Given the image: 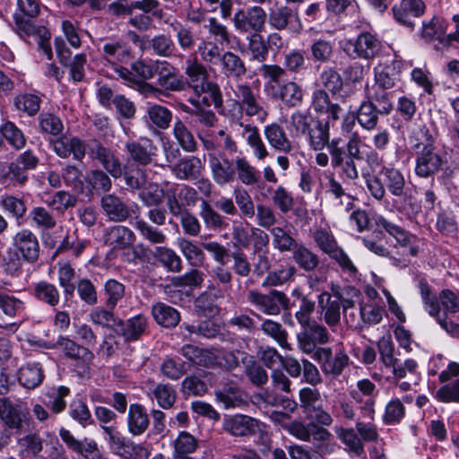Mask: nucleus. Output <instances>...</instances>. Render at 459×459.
Instances as JSON below:
<instances>
[{"instance_id": "25", "label": "nucleus", "mask_w": 459, "mask_h": 459, "mask_svg": "<svg viewBox=\"0 0 459 459\" xmlns=\"http://www.w3.org/2000/svg\"><path fill=\"white\" fill-rule=\"evenodd\" d=\"M135 235L132 230L123 225H115L105 229L103 241L113 250H122L133 245Z\"/></svg>"}, {"instance_id": "47", "label": "nucleus", "mask_w": 459, "mask_h": 459, "mask_svg": "<svg viewBox=\"0 0 459 459\" xmlns=\"http://www.w3.org/2000/svg\"><path fill=\"white\" fill-rule=\"evenodd\" d=\"M172 134L178 145L186 152L197 150V143L191 130L181 119L177 118L173 124Z\"/></svg>"}, {"instance_id": "20", "label": "nucleus", "mask_w": 459, "mask_h": 459, "mask_svg": "<svg viewBox=\"0 0 459 459\" xmlns=\"http://www.w3.org/2000/svg\"><path fill=\"white\" fill-rule=\"evenodd\" d=\"M230 112L231 119L238 122V125L239 122H242L244 115L249 117H256L261 123H264L268 117V112L259 102L258 94L244 102H232V108Z\"/></svg>"}, {"instance_id": "1", "label": "nucleus", "mask_w": 459, "mask_h": 459, "mask_svg": "<svg viewBox=\"0 0 459 459\" xmlns=\"http://www.w3.org/2000/svg\"><path fill=\"white\" fill-rule=\"evenodd\" d=\"M197 136L204 150L207 152L212 180L220 186H225L234 182L236 157L230 159L226 153L227 151L221 150L216 140L204 131H198Z\"/></svg>"}, {"instance_id": "24", "label": "nucleus", "mask_w": 459, "mask_h": 459, "mask_svg": "<svg viewBox=\"0 0 459 459\" xmlns=\"http://www.w3.org/2000/svg\"><path fill=\"white\" fill-rule=\"evenodd\" d=\"M125 148L132 160L143 166L152 163L157 152V147L149 138L128 141L126 143Z\"/></svg>"}, {"instance_id": "31", "label": "nucleus", "mask_w": 459, "mask_h": 459, "mask_svg": "<svg viewBox=\"0 0 459 459\" xmlns=\"http://www.w3.org/2000/svg\"><path fill=\"white\" fill-rule=\"evenodd\" d=\"M312 108L317 114L325 115L334 121L340 118L342 108L338 103L333 102L327 91L317 89L312 94Z\"/></svg>"}, {"instance_id": "33", "label": "nucleus", "mask_w": 459, "mask_h": 459, "mask_svg": "<svg viewBox=\"0 0 459 459\" xmlns=\"http://www.w3.org/2000/svg\"><path fill=\"white\" fill-rule=\"evenodd\" d=\"M150 425L149 415L145 408L139 403H132L129 406L126 426L128 432L133 436L143 435Z\"/></svg>"}, {"instance_id": "2", "label": "nucleus", "mask_w": 459, "mask_h": 459, "mask_svg": "<svg viewBox=\"0 0 459 459\" xmlns=\"http://www.w3.org/2000/svg\"><path fill=\"white\" fill-rule=\"evenodd\" d=\"M184 73L186 88H191L197 96L209 93L214 108H220L222 107L223 100L220 86L209 80L207 68L195 56L186 59Z\"/></svg>"}, {"instance_id": "7", "label": "nucleus", "mask_w": 459, "mask_h": 459, "mask_svg": "<svg viewBox=\"0 0 459 459\" xmlns=\"http://www.w3.org/2000/svg\"><path fill=\"white\" fill-rule=\"evenodd\" d=\"M266 21L270 28L277 31L287 30L298 35L303 30L298 10L288 5L271 8Z\"/></svg>"}, {"instance_id": "29", "label": "nucleus", "mask_w": 459, "mask_h": 459, "mask_svg": "<svg viewBox=\"0 0 459 459\" xmlns=\"http://www.w3.org/2000/svg\"><path fill=\"white\" fill-rule=\"evenodd\" d=\"M204 166L200 158L186 156L179 160L172 168V174L179 180L197 179L203 172Z\"/></svg>"}, {"instance_id": "59", "label": "nucleus", "mask_w": 459, "mask_h": 459, "mask_svg": "<svg viewBox=\"0 0 459 459\" xmlns=\"http://www.w3.org/2000/svg\"><path fill=\"white\" fill-rule=\"evenodd\" d=\"M380 113L376 107L368 100L362 101L357 110V121L359 125L365 130H374L378 123V116Z\"/></svg>"}, {"instance_id": "62", "label": "nucleus", "mask_w": 459, "mask_h": 459, "mask_svg": "<svg viewBox=\"0 0 459 459\" xmlns=\"http://www.w3.org/2000/svg\"><path fill=\"white\" fill-rule=\"evenodd\" d=\"M164 196L165 188L157 183H148L138 194V198L147 207L161 205Z\"/></svg>"}, {"instance_id": "55", "label": "nucleus", "mask_w": 459, "mask_h": 459, "mask_svg": "<svg viewBox=\"0 0 459 459\" xmlns=\"http://www.w3.org/2000/svg\"><path fill=\"white\" fill-rule=\"evenodd\" d=\"M75 270L69 262L57 263V280L65 297H72L75 291Z\"/></svg>"}, {"instance_id": "28", "label": "nucleus", "mask_w": 459, "mask_h": 459, "mask_svg": "<svg viewBox=\"0 0 459 459\" xmlns=\"http://www.w3.org/2000/svg\"><path fill=\"white\" fill-rule=\"evenodd\" d=\"M102 56L106 62L105 65L110 68L127 63L131 59V49L122 40L106 42L102 46Z\"/></svg>"}, {"instance_id": "11", "label": "nucleus", "mask_w": 459, "mask_h": 459, "mask_svg": "<svg viewBox=\"0 0 459 459\" xmlns=\"http://www.w3.org/2000/svg\"><path fill=\"white\" fill-rule=\"evenodd\" d=\"M59 436L67 448L77 455V459H101L102 453L94 439H77L68 429L63 428L59 430Z\"/></svg>"}, {"instance_id": "39", "label": "nucleus", "mask_w": 459, "mask_h": 459, "mask_svg": "<svg viewBox=\"0 0 459 459\" xmlns=\"http://www.w3.org/2000/svg\"><path fill=\"white\" fill-rule=\"evenodd\" d=\"M297 268L290 264H281L269 272L264 278L263 287H279L287 284L294 280Z\"/></svg>"}, {"instance_id": "50", "label": "nucleus", "mask_w": 459, "mask_h": 459, "mask_svg": "<svg viewBox=\"0 0 459 459\" xmlns=\"http://www.w3.org/2000/svg\"><path fill=\"white\" fill-rule=\"evenodd\" d=\"M103 432L107 436V440L110 451L120 457H124L130 443V438L125 437L114 426H102Z\"/></svg>"}, {"instance_id": "4", "label": "nucleus", "mask_w": 459, "mask_h": 459, "mask_svg": "<svg viewBox=\"0 0 459 459\" xmlns=\"http://www.w3.org/2000/svg\"><path fill=\"white\" fill-rule=\"evenodd\" d=\"M247 299L250 305L267 316H278L281 309L287 310L290 307L289 297L277 290H272L266 294L251 290Z\"/></svg>"}, {"instance_id": "8", "label": "nucleus", "mask_w": 459, "mask_h": 459, "mask_svg": "<svg viewBox=\"0 0 459 459\" xmlns=\"http://www.w3.org/2000/svg\"><path fill=\"white\" fill-rule=\"evenodd\" d=\"M55 48L59 62L69 68L70 78L74 82H82L85 77L87 56L84 53L76 54L72 58V52L61 38L55 39Z\"/></svg>"}, {"instance_id": "53", "label": "nucleus", "mask_w": 459, "mask_h": 459, "mask_svg": "<svg viewBox=\"0 0 459 459\" xmlns=\"http://www.w3.org/2000/svg\"><path fill=\"white\" fill-rule=\"evenodd\" d=\"M437 299L440 305L441 317L437 316L434 318L441 326L439 320L444 318L446 322H452L448 319V313L455 314L459 312V296H457L454 291L446 289L440 291Z\"/></svg>"}, {"instance_id": "27", "label": "nucleus", "mask_w": 459, "mask_h": 459, "mask_svg": "<svg viewBox=\"0 0 459 459\" xmlns=\"http://www.w3.org/2000/svg\"><path fill=\"white\" fill-rule=\"evenodd\" d=\"M239 126L243 128L242 136L250 148L254 158L258 161H264L267 159L270 152L261 137L259 129L255 126L243 124L242 122H239Z\"/></svg>"}, {"instance_id": "30", "label": "nucleus", "mask_w": 459, "mask_h": 459, "mask_svg": "<svg viewBox=\"0 0 459 459\" xmlns=\"http://www.w3.org/2000/svg\"><path fill=\"white\" fill-rule=\"evenodd\" d=\"M101 208L111 221L122 222L130 216L128 206L115 194H106L100 199Z\"/></svg>"}, {"instance_id": "41", "label": "nucleus", "mask_w": 459, "mask_h": 459, "mask_svg": "<svg viewBox=\"0 0 459 459\" xmlns=\"http://www.w3.org/2000/svg\"><path fill=\"white\" fill-rule=\"evenodd\" d=\"M291 253L294 262L305 272L315 271L320 264L318 255L303 244H298Z\"/></svg>"}, {"instance_id": "15", "label": "nucleus", "mask_w": 459, "mask_h": 459, "mask_svg": "<svg viewBox=\"0 0 459 459\" xmlns=\"http://www.w3.org/2000/svg\"><path fill=\"white\" fill-rule=\"evenodd\" d=\"M426 9L422 0H402L392 8L395 21L411 30L414 29L415 19L421 16Z\"/></svg>"}, {"instance_id": "40", "label": "nucleus", "mask_w": 459, "mask_h": 459, "mask_svg": "<svg viewBox=\"0 0 459 459\" xmlns=\"http://www.w3.org/2000/svg\"><path fill=\"white\" fill-rule=\"evenodd\" d=\"M177 242L180 252L191 266L200 267L204 264L205 254L194 240L179 238Z\"/></svg>"}, {"instance_id": "58", "label": "nucleus", "mask_w": 459, "mask_h": 459, "mask_svg": "<svg viewBox=\"0 0 459 459\" xmlns=\"http://www.w3.org/2000/svg\"><path fill=\"white\" fill-rule=\"evenodd\" d=\"M46 205L57 212L64 213L76 205L77 198L67 191H57L43 200Z\"/></svg>"}, {"instance_id": "54", "label": "nucleus", "mask_w": 459, "mask_h": 459, "mask_svg": "<svg viewBox=\"0 0 459 459\" xmlns=\"http://www.w3.org/2000/svg\"><path fill=\"white\" fill-rule=\"evenodd\" d=\"M170 27L175 32L178 45L182 50L188 51L195 48L196 38L191 26L175 20L170 23Z\"/></svg>"}, {"instance_id": "32", "label": "nucleus", "mask_w": 459, "mask_h": 459, "mask_svg": "<svg viewBox=\"0 0 459 459\" xmlns=\"http://www.w3.org/2000/svg\"><path fill=\"white\" fill-rule=\"evenodd\" d=\"M353 46L356 56L363 59H371L375 57L381 50V41L370 32H362L353 41H350Z\"/></svg>"}, {"instance_id": "10", "label": "nucleus", "mask_w": 459, "mask_h": 459, "mask_svg": "<svg viewBox=\"0 0 459 459\" xmlns=\"http://www.w3.org/2000/svg\"><path fill=\"white\" fill-rule=\"evenodd\" d=\"M47 347L48 349H58L63 352L65 358L80 361L83 371L90 369L94 359L92 351L67 336L59 335L55 343L48 345Z\"/></svg>"}, {"instance_id": "37", "label": "nucleus", "mask_w": 459, "mask_h": 459, "mask_svg": "<svg viewBox=\"0 0 459 459\" xmlns=\"http://www.w3.org/2000/svg\"><path fill=\"white\" fill-rule=\"evenodd\" d=\"M235 179L244 186H254L260 180L259 171L253 166L247 158L242 154L236 156Z\"/></svg>"}, {"instance_id": "43", "label": "nucleus", "mask_w": 459, "mask_h": 459, "mask_svg": "<svg viewBox=\"0 0 459 459\" xmlns=\"http://www.w3.org/2000/svg\"><path fill=\"white\" fill-rule=\"evenodd\" d=\"M44 379L42 367L37 362H29L19 370L18 380L21 385L29 389L39 385Z\"/></svg>"}, {"instance_id": "57", "label": "nucleus", "mask_w": 459, "mask_h": 459, "mask_svg": "<svg viewBox=\"0 0 459 459\" xmlns=\"http://www.w3.org/2000/svg\"><path fill=\"white\" fill-rule=\"evenodd\" d=\"M133 226L141 237L151 244L162 245L167 241V236L161 230L143 219L136 218Z\"/></svg>"}, {"instance_id": "16", "label": "nucleus", "mask_w": 459, "mask_h": 459, "mask_svg": "<svg viewBox=\"0 0 459 459\" xmlns=\"http://www.w3.org/2000/svg\"><path fill=\"white\" fill-rule=\"evenodd\" d=\"M264 135L271 149L283 154H294L296 147L280 124L273 122L264 126Z\"/></svg>"}, {"instance_id": "42", "label": "nucleus", "mask_w": 459, "mask_h": 459, "mask_svg": "<svg viewBox=\"0 0 459 459\" xmlns=\"http://www.w3.org/2000/svg\"><path fill=\"white\" fill-rule=\"evenodd\" d=\"M152 255L168 272L179 273L183 269L180 256L172 248L156 247Z\"/></svg>"}, {"instance_id": "45", "label": "nucleus", "mask_w": 459, "mask_h": 459, "mask_svg": "<svg viewBox=\"0 0 459 459\" xmlns=\"http://www.w3.org/2000/svg\"><path fill=\"white\" fill-rule=\"evenodd\" d=\"M199 215L208 230L221 231L228 227L225 218L205 200L200 204Z\"/></svg>"}, {"instance_id": "52", "label": "nucleus", "mask_w": 459, "mask_h": 459, "mask_svg": "<svg viewBox=\"0 0 459 459\" xmlns=\"http://www.w3.org/2000/svg\"><path fill=\"white\" fill-rule=\"evenodd\" d=\"M446 28L445 22L439 18L433 17L429 22H423L421 36L426 40H438L443 45H449L447 42Z\"/></svg>"}, {"instance_id": "3", "label": "nucleus", "mask_w": 459, "mask_h": 459, "mask_svg": "<svg viewBox=\"0 0 459 459\" xmlns=\"http://www.w3.org/2000/svg\"><path fill=\"white\" fill-rule=\"evenodd\" d=\"M30 411L21 399L0 397V420L9 429L22 432L29 425Z\"/></svg>"}, {"instance_id": "35", "label": "nucleus", "mask_w": 459, "mask_h": 459, "mask_svg": "<svg viewBox=\"0 0 459 459\" xmlns=\"http://www.w3.org/2000/svg\"><path fill=\"white\" fill-rule=\"evenodd\" d=\"M120 334L126 342H135L145 333L148 326V319L145 316L138 314L126 321L118 320Z\"/></svg>"}, {"instance_id": "26", "label": "nucleus", "mask_w": 459, "mask_h": 459, "mask_svg": "<svg viewBox=\"0 0 459 459\" xmlns=\"http://www.w3.org/2000/svg\"><path fill=\"white\" fill-rule=\"evenodd\" d=\"M317 307L321 319L332 329L341 322V303L324 291L317 296Z\"/></svg>"}, {"instance_id": "23", "label": "nucleus", "mask_w": 459, "mask_h": 459, "mask_svg": "<svg viewBox=\"0 0 459 459\" xmlns=\"http://www.w3.org/2000/svg\"><path fill=\"white\" fill-rule=\"evenodd\" d=\"M216 400L224 409L241 407L247 403V396L232 381H227L214 392Z\"/></svg>"}, {"instance_id": "5", "label": "nucleus", "mask_w": 459, "mask_h": 459, "mask_svg": "<svg viewBox=\"0 0 459 459\" xmlns=\"http://www.w3.org/2000/svg\"><path fill=\"white\" fill-rule=\"evenodd\" d=\"M325 376L339 377L349 364V356L342 345L335 347L319 346L312 355Z\"/></svg>"}, {"instance_id": "38", "label": "nucleus", "mask_w": 459, "mask_h": 459, "mask_svg": "<svg viewBox=\"0 0 459 459\" xmlns=\"http://www.w3.org/2000/svg\"><path fill=\"white\" fill-rule=\"evenodd\" d=\"M34 298L51 307H56L61 299V293L58 288L47 281H39L34 284L32 290Z\"/></svg>"}, {"instance_id": "60", "label": "nucleus", "mask_w": 459, "mask_h": 459, "mask_svg": "<svg viewBox=\"0 0 459 459\" xmlns=\"http://www.w3.org/2000/svg\"><path fill=\"white\" fill-rule=\"evenodd\" d=\"M106 297L105 305L108 309H114L126 296V286L116 279H108L103 285Z\"/></svg>"}, {"instance_id": "13", "label": "nucleus", "mask_w": 459, "mask_h": 459, "mask_svg": "<svg viewBox=\"0 0 459 459\" xmlns=\"http://www.w3.org/2000/svg\"><path fill=\"white\" fill-rule=\"evenodd\" d=\"M262 423L255 418L244 414L225 415L222 429L236 437H250L261 430Z\"/></svg>"}, {"instance_id": "56", "label": "nucleus", "mask_w": 459, "mask_h": 459, "mask_svg": "<svg viewBox=\"0 0 459 459\" xmlns=\"http://www.w3.org/2000/svg\"><path fill=\"white\" fill-rule=\"evenodd\" d=\"M367 100L376 107L380 115H388L393 110V103L390 93L380 89H372L368 85L365 87Z\"/></svg>"}, {"instance_id": "51", "label": "nucleus", "mask_w": 459, "mask_h": 459, "mask_svg": "<svg viewBox=\"0 0 459 459\" xmlns=\"http://www.w3.org/2000/svg\"><path fill=\"white\" fill-rule=\"evenodd\" d=\"M152 314L157 324L164 327H174L180 320L178 310L162 302L152 306Z\"/></svg>"}, {"instance_id": "44", "label": "nucleus", "mask_w": 459, "mask_h": 459, "mask_svg": "<svg viewBox=\"0 0 459 459\" xmlns=\"http://www.w3.org/2000/svg\"><path fill=\"white\" fill-rule=\"evenodd\" d=\"M172 112L166 107L153 104L148 107L146 111V121L150 126L159 130H166L172 121Z\"/></svg>"}, {"instance_id": "36", "label": "nucleus", "mask_w": 459, "mask_h": 459, "mask_svg": "<svg viewBox=\"0 0 459 459\" xmlns=\"http://www.w3.org/2000/svg\"><path fill=\"white\" fill-rule=\"evenodd\" d=\"M219 64H221V73L228 79L238 80L247 73L245 62L238 55L231 51L223 52V56Z\"/></svg>"}, {"instance_id": "19", "label": "nucleus", "mask_w": 459, "mask_h": 459, "mask_svg": "<svg viewBox=\"0 0 459 459\" xmlns=\"http://www.w3.org/2000/svg\"><path fill=\"white\" fill-rule=\"evenodd\" d=\"M90 156L93 160H97L103 169L114 178L122 177V164L114 152L105 147L100 143H95L90 148Z\"/></svg>"}, {"instance_id": "46", "label": "nucleus", "mask_w": 459, "mask_h": 459, "mask_svg": "<svg viewBox=\"0 0 459 459\" xmlns=\"http://www.w3.org/2000/svg\"><path fill=\"white\" fill-rule=\"evenodd\" d=\"M376 224L378 228L385 230L390 236L394 238L398 246H410L415 238V236L384 216H378L376 220Z\"/></svg>"}, {"instance_id": "21", "label": "nucleus", "mask_w": 459, "mask_h": 459, "mask_svg": "<svg viewBox=\"0 0 459 459\" xmlns=\"http://www.w3.org/2000/svg\"><path fill=\"white\" fill-rule=\"evenodd\" d=\"M442 166L441 156L435 147L419 150L416 152L415 173L420 178L432 177Z\"/></svg>"}, {"instance_id": "61", "label": "nucleus", "mask_w": 459, "mask_h": 459, "mask_svg": "<svg viewBox=\"0 0 459 459\" xmlns=\"http://www.w3.org/2000/svg\"><path fill=\"white\" fill-rule=\"evenodd\" d=\"M14 24L16 33L23 39L30 37L37 39L38 37H45L44 35L47 34L46 27L36 26L31 21L22 17L21 14H14Z\"/></svg>"}, {"instance_id": "6", "label": "nucleus", "mask_w": 459, "mask_h": 459, "mask_svg": "<svg viewBox=\"0 0 459 459\" xmlns=\"http://www.w3.org/2000/svg\"><path fill=\"white\" fill-rule=\"evenodd\" d=\"M267 13L261 6L238 9L232 18L233 26L240 34L261 33L265 28Z\"/></svg>"}, {"instance_id": "63", "label": "nucleus", "mask_w": 459, "mask_h": 459, "mask_svg": "<svg viewBox=\"0 0 459 459\" xmlns=\"http://www.w3.org/2000/svg\"><path fill=\"white\" fill-rule=\"evenodd\" d=\"M265 44V39L260 33H253L247 37V51L250 60L258 63L266 61L269 52Z\"/></svg>"}, {"instance_id": "34", "label": "nucleus", "mask_w": 459, "mask_h": 459, "mask_svg": "<svg viewBox=\"0 0 459 459\" xmlns=\"http://www.w3.org/2000/svg\"><path fill=\"white\" fill-rule=\"evenodd\" d=\"M306 140L311 150L323 151L331 143L329 123L317 118L306 134Z\"/></svg>"}, {"instance_id": "22", "label": "nucleus", "mask_w": 459, "mask_h": 459, "mask_svg": "<svg viewBox=\"0 0 459 459\" xmlns=\"http://www.w3.org/2000/svg\"><path fill=\"white\" fill-rule=\"evenodd\" d=\"M53 149L60 158H68L82 161L86 153L84 141L75 136H62L53 142Z\"/></svg>"}, {"instance_id": "64", "label": "nucleus", "mask_w": 459, "mask_h": 459, "mask_svg": "<svg viewBox=\"0 0 459 459\" xmlns=\"http://www.w3.org/2000/svg\"><path fill=\"white\" fill-rule=\"evenodd\" d=\"M197 51L200 55L201 60L210 65H218L223 56V53L219 47V43L208 39H202L199 42Z\"/></svg>"}, {"instance_id": "12", "label": "nucleus", "mask_w": 459, "mask_h": 459, "mask_svg": "<svg viewBox=\"0 0 459 459\" xmlns=\"http://www.w3.org/2000/svg\"><path fill=\"white\" fill-rule=\"evenodd\" d=\"M248 354L239 350H225L223 348H210L208 368H220L225 371L236 369L240 363H246Z\"/></svg>"}, {"instance_id": "17", "label": "nucleus", "mask_w": 459, "mask_h": 459, "mask_svg": "<svg viewBox=\"0 0 459 459\" xmlns=\"http://www.w3.org/2000/svg\"><path fill=\"white\" fill-rule=\"evenodd\" d=\"M342 143V139L334 138L331 140L327 146L331 156V165L334 169L340 168L348 158H361V152L357 138L349 139L345 146L341 145Z\"/></svg>"}, {"instance_id": "48", "label": "nucleus", "mask_w": 459, "mask_h": 459, "mask_svg": "<svg viewBox=\"0 0 459 459\" xmlns=\"http://www.w3.org/2000/svg\"><path fill=\"white\" fill-rule=\"evenodd\" d=\"M28 219L31 227L41 231L51 230L56 226L55 216L43 206L31 208Z\"/></svg>"}, {"instance_id": "18", "label": "nucleus", "mask_w": 459, "mask_h": 459, "mask_svg": "<svg viewBox=\"0 0 459 459\" xmlns=\"http://www.w3.org/2000/svg\"><path fill=\"white\" fill-rule=\"evenodd\" d=\"M13 245L22 255V258L34 263L39 255V244L36 235L28 229L18 231L13 238Z\"/></svg>"}, {"instance_id": "14", "label": "nucleus", "mask_w": 459, "mask_h": 459, "mask_svg": "<svg viewBox=\"0 0 459 459\" xmlns=\"http://www.w3.org/2000/svg\"><path fill=\"white\" fill-rule=\"evenodd\" d=\"M288 433L301 441L313 442L318 447L320 443L327 442L333 435L325 428H322L315 423H305L301 420H294L287 429Z\"/></svg>"}, {"instance_id": "49", "label": "nucleus", "mask_w": 459, "mask_h": 459, "mask_svg": "<svg viewBox=\"0 0 459 459\" xmlns=\"http://www.w3.org/2000/svg\"><path fill=\"white\" fill-rule=\"evenodd\" d=\"M274 96L288 107H297L302 103L303 91L297 82L289 81L279 85Z\"/></svg>"}, {"instance_id": "9", "label": "nucleus", "mask_w": 459, "mask_h": 459, "mask_svg": "<svg viewBox=\"0 0 459 459\" xmlns=\"http://www.w3.org/2000/svg\"><path fill=\"white\" fill-rule=\"evenodd\" d=\"M379 176L392 195L403 198L404 204L412 206L413 197L408 191L404 175L400 169L392 166H383L379 171Z\"/></svg>"}]
</instances>
